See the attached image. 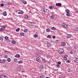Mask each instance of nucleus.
I'll return each mask as SVG.
<instances>
[{
  "mask_svg": "<svg viewBox=\"0 0 78 78\" xmlns=\"http://www.w3.org/2000/svg\"><path fill=\"white\" fill-rule=\"evenodd\" d=\"M64 53V50L62 49H61L58 51V53L61 55Z\"/></svg>",
  "mask_w": 78,
  "mask_h": 78,
  "instance_id": "obj_1",
  "label": "nucleus"
},
{
  "mask_svg": "<svg viewBox=\"0 0 78 78\" xmlns=\"http://www.w3.org/2000/svg\"><path fill=\"white\" fill-rule=\"evenodd\" d=\"M0 78H7V77L5 75H1Z\"/></svg>",
  "mask_w": 78,
  "mask_h": 78,
  "instance_id": "obj_2",
  "label": "nucleus"
},
{
  "mask_svg": "<svg viewBox=\"0 0 78 78\" xmlns=\"http://www.w3.org/2000/svg\"><path fill=\"white\" fill-rule=\"evenodd\" d=\"M74 62L76 63H78V58H75V59L73 60Z\"/></svg>",
  "mask_w": 78,
  "mask_h": 78,
  "instance_id": "obj_3",
  "label": "nucleus"
},
{
  "mask_svg": "<svg viewBox=\"0 0 78 78\" xmlns=\"http://www.w3.org/2000/svg\"><path fill=\"white\" fill-rule=\"evenodd\" d=\"M39 69H44V66L43 65H41L39 67Z\"/></svg>",
  "mask_w": 78,
  "mask_h": 78,
  "instance_id": "obj_4",
  "label": "nucleus"
},
{
  "mask_svg": "<svg viewBox=\"0 0 78 78\" xmlns=\"http://www.w3.org/2000/svg\"><path fill=\"white\" fill-rule=\"evenodd\" d=\"M62 26L63 28H66L67 27V25L65 23H63L62 25Z\"/></svg>",
  "mask_w": 78,
  "mask_h": 78,
  "instance_id": "obj_5",
  "label": "nucleus"
},
{
  "mask_svg": "<svg viewBox=\"0 0 78 78\" xmlns=\"http://www.w3.org/2000/svg\"><path fill=\"white\" fill-rule=\"evenodd\" d=\"M46 44L48 47H49L50 46V45H51L50 43L49 42H47Z\"/></svg>",
  "mask_w": 78,
  "mask_h": 78,
  "instance_id": "obj_6",
  "label": "nucleus"
},
{
  "mask_svg": "<svg viewBox=\"0 0 78 78\" xmlns=\"http://www.w3.org/2000/svg\"><path fill=\"white\" fill-rule=\"evenodd\" d=\"M5 28V27H2L0 29V31H3V30H4Z\"/></svg>",
  "mask_w": 78,
  "mask_h": 78,
  "instance_id": "obj_7",
  "label": "nucleus"
},
{
  "mask_svg": "<svg viewBox=\"0 0 78 78\" xmlns=\"http://www.w3.org/2000/svg\"><path fill=\"white\" fill-rule=\"evenodd\" d=\"M56 6H61V3H57L56 4Z\"/></svg>",
  "mask_w": 78,
  "mask_h": 78,
  "instance_id": "obj_8",
  "label": "nucleus"
},
{
  "mask_svg": "<svg viewBox=\"0 0 78 78\" xmlns=\"http://www.w3.org/2000/svg\"><path fill=\"white\" fill-rule=\"evenodd\" d=\"M36 60L37 61H38V62H39L40 61H41V59H40V58H39V57L37 58Z\"/></svg>",
  "mask_w": 78,
  "mask_h": 78,
  "instance_id": "obj_9",
  "label": "nucleus"
},
{
  "mask_svg": "<svg viewBox=\"0 0 78 78\" xmlns=\"http://www.w3.org/2000/svg\"><path fill=\"white\" fill-rule=\"evenodd\" d=\"M47 10L46 9H45L43 10L42 12L43 14H45V12H47Z\"/></svg>",
  "mask_w": 78,
  "mask_h": 78,
  "instance_id": "obj_10",
  "label": "nucleus"
},
{
  "mask_svg": "<svg viewBox=\"0 0 78 78\" xmlns=\"http://www.w3.org/2000/svg\"><path fill=\"white\" fill-rule=\"evenodd\" d=\"M72 37V35L70 34H69L67 36V38H70Z\"/></svg>",
  "mask_w": 78,
  "mask_h": 78,
  "instance_id": "obj_11",
  "label": "nucleus"
},
{
  "mask_svg": "<svg viewBox=\"0 0 78 78\" xmlns=\"http://www.w3.org/2000/svg\"><path fill=\"white\" fill-rule=\"evenodd\" d=\"M73 48L75 49H78V47L76 45H74L73 46Z\"/></svg>",
  "mask_w": 78,
  "mask_h": 78,
  "instance_id": "obj_12",
  "label": "nucleus"
},
{
  "mask_svg": "<svg viewBox=\"0 0 78 78\" xmlns=\"http://www.w3.org/2000/svg\"><path fill=\"white\" fill-rule=\"evenodd\" d=\"M15 58H19V57H20V55L19 54H17L15 55Z\"/></svg>",
  "mask_w": 78,
  "mask_h": 78,
  "instance_id": "obj_13",
  "label": "nucleus"
},
{
  "mask_svg": "<svg viewBox=\"0 0 78 78\" xmlns=\"http://www.w3.org/2000/svg\"><path fill=\"white\" fill-rule=\"evenodd\" d=\"M6 62V60L5 59H2V61L1 60V63H5Z\"/></svg>",
  "mask_w": 78,
  "mask_h": 78,
  "instance_id": "obj_14",
  "label": "nucleus"
},
{
  "mask_svg": "<svg viewBox=\"0 0 78 78\" xmlns=\"http://www.w3.org/2000/svg\"><path fill=\"white\" fill-rule=\"evenodd\" d=\"M11 61V58H7V61L9 62H10Z\"/></svg>",
  "mask_w": 78,
  "mask_h": 78,
  "instance_id": "obj_15",
  "label": "nucleus"
},
{
  "mask_svg": "<svg viewBox=\"0 0 78 78\" xmlns=\"http://www.w3.org/2000/svg\"><path fill=\"white\" fill-rule=\"evenodd\" d=\"M7 15V14H6V12L5 11L3 13V16H6Z\"/></svg>",
  "mask_w": 78,
  "mask_h": 78,
  "instance_id": "obj_16",
  "label": "nucleus"
},
{
  "mask_svg": "<svg viewBox=\"0 0 78 78\" xmlns=\"http://www.w3.org/2000/svg\"><path fill=\"white\" fill-rule=\"evenodd\" d=\"M54 8V7L53 6H51L49 7L50 9H53Z\"/></svg>",
  "mask_w": 78,
  "mask_h": 78,
  "instance_id": "obj_17",
  "label": "nucleus"
},
{
  "mask_svg": "<svg viewBox=\"0 0 78 78\" xmlns=\"http://www.w3.org/2000/svg\"><path fill=\"white\" fill-rule=\"evenodd\" d=\"M19 12H20V13L21 14H22L23 13V11L22 10H20L19 11Z\"/></svg>",
  "mask_w": 78,
  "mask_h": 78,
  "instance_id": "obj_18",
  "label": "nucleus"
},
{
  "mask_svg": "<svg viewBox=\"0 0 78 78\" xmlns=\"http://www.w3.org/2000/svg\"><path fill=\"white\" fill-rule=\"evenodd\" d=\"M14 61L15 62H16H16H17V59L16 58L14 59Z\"/></svg>",
  "mask_w": 78,
  "mask_h": 78,
  "instance_id": "obj_19",
  "label": "nucleus"
},
{
  "mask_svg": "<svg viewBox=\"0 0 78 78\" xmlns=\"http://www.w3.org/2000/svg\"><path fill=\"white\" fill-rule=\"evenodd\" d=\"M3 39L2 37H0V42H2Z\"/></svg>",
  "mask_w": 78,
  "mask_h": 78,
  "instance_id": "obj_20",
  "label": "nucleus"
},
{
  "mask_svg": "<svg viewBox=\"0 0 78 78\" xmlns=\"http://www.w3.org/2000/svg\"><path fill=\"white\" fill-rule=\"evenodd\" d=\"M62 45H63V46H65L66 45V43H62Z\"/></svg>",
  "mask_w": 78,
  "mask_h": 78,
  "instance_id": "obj_21",
  "label": "nucleus"
},
{
  "mask_svg": "<svg viewBox=\"0 0 78 78\" xmlns=\"http://www.w3.org/2000/svg\"><path fill=\"white\" fill-rule=\"evenodd\" d=\"M34 37H37V34L36 33V34H35Z\"/></svg>",
  "mask_w": 78,
  "mask_h": 78,
  "instance_id": "obj_22",
  "label": "nucleus"
},
{
  "mask_svg": "<svg viewBox=\"0 0 78 78\" xmlns=\"http://www.w3.org/2000/svg\"><path fill=\"white\" fill-rule=\"evenodd\" d=\"M4 58H8V55H5V56H4Z\"/></svg>",
  "mask_w": 78,
  "mask_h": 78,
  "instance_id": "obj_23",
  "label": "nucleus"
},
{
  "mask_svg": "<svg viewBox=\"0 0 78 78\" xmlns=\"http://www.w3.org/2000/svg\"><path fill=\"white\" fill-rule=\"evenodd\" d=\"M55 17V16L54 15H51L50 16V18H51V19H53V17Z\"/></svg>",
  "mask_w": 78,
  "mask_h": 78,
  "instance_id": "obj_24",
  "label": "nucleus"
},
{
  "mask_svg": "<svg viewBox=\"0 0 78 78\" xmlns=\"http://www.w3.org/2000/svg\"><path fill=\"white\" fill-rule=\"evenodd\" d=\"M19 30H20V28H18L16 30V31L18 32V31H19Z\"/></svg>",
  "mask_w": 78,
  "mask_h": 78,
  "instance_id": "obj_25",
  "label": "nucleus"
},
{
  "mask_svg": "<svg viewBox=\"0 0 78 78\" xmlns=\"http://www.w3.org/2000/svg\"><path fill=\"white\" fill-rule=\"evenodd\" d=\"M63 58H64V60H67V57H66V56H64L63 57Z\"/></svg>",
  "mask_w": 78,
  "mask_h": 78,
  "instance_id": "obj_26",
  "label": "nucleus"
},
{
  "mask_svg": "<svg viewBox=\"0 0 78 78\" xmlns=\"http://www.w3.org/2000/svg\"><path fill=\"white\" fill-rule=\"evenodd\" d=\"M20 34L21 36H23V35H24V33L21 32L20 33Z\"/></svg>",
  "mask_w": 78,
  "mask_h": 78,
  "instance_id": "obj_27",
  "label": "nucleus"
},
{
  "mask_svg": "<svg viewBox=\"0 0 78 78\" xmlns=\"http://www.w3.org/2000/svg\"><path fill=\"white\" fill-rule=\"evenodd\" d=\"M24 32H25V33H27V32H28V30H27V29H25L24 30Z\"/></svg>",
  "mask_w": 78,
  "mask_h": 78,
  "instance_id": "obj_28",
  "label": "nucleus"
},
{
  "mask_svg": "<svg viewBox=\"0 0 78 78\" xmlns=\"http://www.w3.org/2000/svg\"><path fill=\"white\" fill-rule=\"evenodd\" d=\"M18 64H21V63H22V61L20 60L18 62Z\"/></svg>",
  "mask_w": 78,
  "mask_h": 78,
  "instance_id": "obj_29",
  "label": "nucleus"
},
{
  "mask_svg": "<svg viewBox=\"0 0 78 78\" xmlns=\"http://www.w3.org/2000/svg\"><path fill=\"white\" fill-rule=\"evenodd\" d=\"M50 29L48 28H47L46 30V31L47 32H49V31H50Z\"/></svg>",
  "mask_w": 78,
  "mask_h": 78,
  "instance_id": "obj_30",
  "label": "nucleus"
},
{
  "mask_svg": "<svg viewBox=\"0 0 78 78\" xmlns=\"http://www.w3.org/2000/svg\"><path fill=\"white\" fill-rule=\"evenodd\" d=\"M70 14V13H69V12H67L66 13V16H69V17L70 16V15H69Z\"/></svg>",
  "mask_w": 78,
  "mask_h": 78,
  "instance_id": "obj_31",
  "label": "nucleus"
},
{
  "mask_svg": "<svg viewBox=\"0 0 78 78\" xmlns=\"http://www.w3.org/2000/svg\"><path fill=\"white\" fill-rule=\"evenodd\" d=\"M5 40H8V37L7 36L5 37Z\"/></svg>",
  "mask_w": 78,
  "mask_h": 78,
  "instance_id": "obj_32",
  "label": "nucleus"
},
{
  "mask_svg": "<svg viewBox=\"0 0 78 78\" xmlns=\"http://www.w3.org/2000/svg\"><path fill=\"white\" fill-rule=\"evenodd\" d=\"M23 3L24 4V5H25V4H27V2L25 1H23Z\"/></svg>",
  "mask_w": 78,
  "mask_h": 78,
  "instance_id": "obj_33",
  "label": "nucleus"
},
{
  "mask_svg": "<svg viewBox=\"0 0 78 78\" xmlns=\"http://www.w3.org/2000/svg\"><path fill=\"white\" fill-rule=\"evenodd\" d=\"M66 12H67H67H70V11L69 10H68V9L66 10Z\"/></svg>",
  "mask_w": 78,
  "mask_h": 78,
  "instance_id": "obj_34",
  "label": "nucleus"
},
{
  "mask_svg": "<svg viewBox=\"0 0 78 78\" xmlns=\"http://www.w3.org/2000/svg\"><path fill=\"white\" fill-rule=\"evenodd\" d=\"M47 38H51V35H48L47 36Z\"/></svg>",
  "mask_w": 78,
  "mask_h": 78,
  "instance_id": "obj_35",
  "label": "nucleus"
},
{
  "mask_svg": "<svg viewBox=\"0 0 78 78\" xmlns=\"http://www.w3.org/2000/svg\"><path fill=\"white\" fill-rule=\"evenodd\" d=\"M66 62H67V63H70V61L68 60H66Z\"/></svg>",
  "mask_w": 78,
  "mask_h": 78,
  "instance_id": "obj_36",
  "label": "nucleus"
},
{
  "mask_svg": "<svg viewBox=\"0 0 78 78\" xmlns=\"http://www.w3.org/2000/svg\"><path fill=\"white\" fill-rule=\"evenodd\" d=\"M40 78H44V76H41L40 77Z\"/></svg>",
  "mask_w": 78,
  "mask_h": 78,
  "instance_id": "obj_37",
  "label": "nucleus"
},
{
  "mask_svg": "<svg viewBox=\"0 0 78 78\" xmlns=\"http://www.w3.org/2000/svg\"><path fill=\"white\" fill-rule=\"evenodd\" d=\"M70 53H71V55H73V52L72 51H70Z\"/></svg>",
  "mask_w": 78,
  "mask_h": 78,
  "instance_id": "obj_38",
  "label": "nucleus"
},
{
  "mask_svg": "<svg viewBox=\"0 0 78 78\" xmlns=\"http://www.w3.org/2000/svg\"><path fill=\"white\" fill-rule=\"evenodd\" d=\"M12 43L14 44H16V41H12Z\"/></svg>",
  "mask_w": 78,
  "mask_h": 78,
  "instance_id": "obj_39",
  "label": "nucleus"
},
{
  "mask_svg": "<svg viewBox=\"0 0 78 78\" xmlns=\"http://www.w3.org/2000/svg\"><path fill=\"white\" fill-rule=\"evenodd\" d=\"M58 64L59 65H60L61 64V62H58Z\"/></svg>",
  "mask_w": 78,
  "mask_h": 78,
  "instance_id": "obj_40",
  "label": "nucleus"
},
{
  "mask_svg": "<svg viewBox=\"0 0 78 78\" xmlns=\"http://www.w3.org/2000/svg\"><path fill=\"white\" fill-rule=\"evenodd\" d=\"M25 19H27V18H28V16H25V17H24Z\"/></svg>",
  "mask_w": 78,
  "mask_h": 78,
  "instance_id": "obj_41",
  "label": "nucleus"
},
{
  "mask_svg": "<svg viewBox=\"0 0 78 78\" xmlns=\"http://www.w3.org/2000/svg\"><path fill=\"white\" fill-rule=\"evenodd\" d=\"M32 25H35V23L34 22H32Z\"/></svg>",
  "mask_w": 78,
  "mask_h": 78,
  "instance_id": "obj_42",
  "label": "nucleus"
},
{
  "mask_svg": "<svg viewBox=\"0 0 78 78\" xmlns=\"http://www.w3.org/2000/svg\"><path fill=\"white\" fill-rule=\"evenodd\" d=\"M51 29L53 30H55V27H52Z\"/></svg>",
  "mask_w": 78,
  "mask_h": 78,
  "instance_id": "obj_43",
  "label": "nucleus"
},
{
  "mask_svg": "<svg viewBox=\"0 0 78 78\" xmlns=\"http://www.w3.org/2000/svg\"><path fill=\"white\" fill-rule=\"evenodd\" d=\"M47 58L49 59V58H50V56H47Z\"/></svg>",
  "mask_w": 78,
  "mask_h": 78,
  "instance_id": "obj_44",
  "label": "nucleus"
},
{
  "mask_svg": "<svg viewBox=\"0 0 78 78\" xmlns=\"http://www.w3.org/2000/svg\"><path fill=\"white\" fill-rule=\"evenodd\" d=\"M1 6H4V4H2L0 5Z\"/></svg>",
  "mask_w": 78,
  "mask_h": 78,
  "instance_id": "obj_45",
  "label": "nucleus"
},
{
  "mask_svg": "<svg viewBox=\"0 0 78 78\" xmlns=\"http://www.w3.org/2000/svg\"><path fill=\"white\" fill-rule=\"evenodd\" d=\"M55 42L57 43H59V41L58 40H56Z\"/></svg>",
  "mask_w": 78,
  "mask_h": 78,
  "instance_id": "obj_46",
  "label": "nucleus"
},
{
  "mask_svg": "<svg viewBox=\"0 0 78 78\" xmlns=\"http://www.w3.org/2000/svg\"><path fill=\"white\" fill-rule=\"evenodd\" d=\"M60 67V66L59 65V64H58L57 65V67Z\"/></svg>",
  "mask_w": 78,
  "mask_h": 78,
  "instance_id": "obj_47",
  "label": "nucleus"
},
{
  "mask_svg": "<svg viewBox=\"0 0 78 78\" xmlns=\"http://www.w3.org/2000/svg\"><path fill=\"white\" fill-rule=\"evenodd\" d=\"M7 4H8V5H11V2H9L7 3Z\"/></svg>",
  "mask_w": 78,
  "mask_h": 78,
  "instance_id": "obj_48",
  "label": "nucleus"
},
{
  "mask_svg": "<svg viewBox=\"0 0 78 78\" xmlns=\"http://www.w3.org/2000/svg\"><path fill=\"white\" fill-rule=\"evenodd\" d=\"M30 25H32L33 24H32V23H30L29 24Z\"/></svg>",
  "mask_w": 78,
  "mask_h": 78,
  "instance_id": "obj_49",
  "label": "nucleus"
},
{
  "mask_svg": "<svg viewBox=\"0 0 78 78\" xmlns=\"http://www.w3.org/2000/svg\"><path fill=\"white\" fill-rule=\"evenodd\" d=\"M55 38H56V37H55V36L52 37V38H53V39H55Z\"/></svg>",
  "mask_w": 78,
  "mask_h": 78,
  "instance_id": "obj_50",
  "label": "nucleus"
},
{
  "mask_svg": "<svg viewBox=\"0 0 78 78\" xmlns=\"http://www.w3.org/2000/svg\"><path fill=\"white\" fill-rule=\"evenodd\" d=\"M76 31L77 32H78V28H77V29H76Z\"/></svg>",
  "mask_w": 78,
  "mask_h": 78,
  "instance_id": "obj_51",
  "label": "nucleus"
},
{
  "mask_svg": "<svg viewBox=\"0 0 78 78\" xmlns=\"http://www.w3.org/2000/svg\"><path fill=\"white\" fill-rule=\"evenodd\" d=\"M7 66H5L4 67V68L5 69V68H7Z\"/></svg>",
  "mask_w": 78,
  "mask_h": 78,
  "instance_id": "obj_52",
  "label": "nucleus"
},
{
  "mask_svg": "<svg viewBox=\"0 0 78 78\" xmlns=\"http://www.w3.org/2000/svg\"><path fill=\"white\" fill-rule=\"evenodd\" d=\"M66 56V58H67V57H68V55H65L64 56Z\"/></svg>",
  "mask_w": 78,
  "mask_h": 78,
  "instance_id": "obj_53",
  "label": "nucleus"
},
{
  "mask_svg": "<svg viewBox=\"0 0 78 78\" xmlns=\"http://www.w3.org/2000/svg\"><path fill=\"white\" fill-rule=\"evenodd\" d=\"M18 14H20V12H18Z\"/></svg>",
  "mask_w": 78,
  "mask_h": 78,
  "instance_id": "obj_54",
  "label": "nucleus"
},
{
  "mask_svg": "<svg viewBox=\"0 0 78 78\" xmlns=\"http://www.w3.org/2000/svg\"><path fill=\"white\" fill-rule=\"evenodd\" d=\"M0 63H2V60L1 59H0Z\"/></svg>",
  "mask_w": 78,
  "mask_h": 78,
  "instance_id": "obj_55",
  "label": "nucleus"
},
{
  "mask_svg": "<svg viewBox=\"0 0 78 78\" xmlns=\"http://www.w3.org/2000/svg\"><path fill=\"white\" fill-rule=\"evenodd\" d=\"M45 78H50L49 77H45Z\"/></svg>",
  "mask_w": 78,
  "mask_h": 78,
  "instance_id": "obj_56",
  "label": "nucleus"
},
{
  "mask_svg": "<svg viewBox=\"0 0 78 78\" xmlns=\"http://www.w3.org/2000/svg\"><path fill=\"white\" fill-rule=\"evenodd\" d=\"M4 52H5V53H6V52H8V51H4Z\"/></svg>",
  "mask_w": 78,
  "mask_h": 78,
  "instance_id": "obj_57",
  "label": "nucleus"
},
{
  "mask_svg": "<svg viewBox=\"0 0 78 78\" xmlns=\"http://www.w3.org/2000/svg\"><path fill=\"white\" fill-rule=\"evenodd\" d=\"M19 68V69H20L19 70H20V67H19V68Z\"/></svg>",
  "mask_w": 78,
  "mask_h": 78,
  "instance_id": "obj_58",
  "label": "nucleus"
},
{
  "mask_svg": "<svg viewBox=\"0 0 78 78\" xmlns=\"http://www.w3.org/2000/svg\"><path fill=\"white\" fill-rule=\"evenodd\" d=\"M0 20H1V19H0Z\"/></svg>",
  "mask_w": 78,
  "mask_h": 78,
  "instance_id": "obj_59",
  "label": "nucleus"
}]
</instances>
